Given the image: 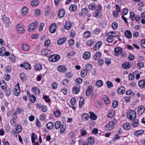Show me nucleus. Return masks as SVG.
Listing matches in <instances>:
<instances>
[{
  "label": "nucleus",
  "instance_id": "13",
  "mask_svg": "<svg viewBox=\"0 0 145 145\" xmlns=\"http://www.w3.org/2000/svg\"><path fill=\"white\" fill-rule=\"evenodd\" d=\"M3 20L4 23L5 24V26L7 27H8L9 25L8 23L10 22L9 18L5 15H4L3 17Z\"/></svg>",
  "mask_w": 145,
  "mask_h": 145
},
{
  "label": "nucleus",
  "instance_id": "27",
  "mask_svg": "<svg viewBox=\"0 0 145 145\" xmlns=\"http://www.w3.org/2000/svg\"><path fill=\"white\" fill-rule=\"evenodd\" d=\"M91 34V32L89 31H87L85 32L83 34V36L85 38H87L89 37Z\"/></svg>",
  "mask_w": 145,
  "mask_h": 145
},
{
  "label": "nucleus",
  "instance_id": "47",
  "mask_svg": "<svg viewBox=\"0 0 145 145\" xmlns=\"http://www.w3.org/2000/svg\"><path fill=\"white\" fill-rule=\"evenodd\" d=\"M61 122L59 121H57L55 124V127L56 129H58L61 126Z\"/></svg>",
  "mask_w": 145,
  "mask_h": 145
},
{
  "label": "nucleus",
  "instance_id": "16",
  "mask_svg": "<svg viewBox=\"0 0 145 145\" xmlns=\"http://www.w3.org/2000/svg\"><path fill=\"white\" fill-rule=\"evenodd\" d=\"M88 12V9L86 8H84L82 9L81 12L79 13V15L80 16H85L86 15Z\"/></svg>",
  "mask_w": 145,
  "mask_h": 145
},
{
  "label": "nucleus",
  "instance_id": "51",
  "mask_svg": "<svg viewBox=\"0 0 145 145\" xmlns=\"http://www.w3.org/2000/svg\"><path fill=\"white\" fill-rule=\"evenodd\" d=\"M16 130L18 133H20L22 131L21 126L20 125H17L16 127Z\"/></svg>",
  "mask_w": 145,
  "mask_h": 145
},
{
  "label": "nucleus",
  "instance_id": "11",
  "mask_svg": "<svg viewBox=\"0 0 145 145\" xmlns=\"http://www.w3.org/2000/svg\"><path fill=\"white\" fill-rule=\"evenodd\" d=\"M57 28V25L55 23L53 24L50 27L49 31L52 33H54Z\"/></svg>",
  "mask_w": 145,
  "mask_h": 145
},
{
  "label": "nucleus",
  "instance_id": "56",
  "mask_svg": "<svg viewBox=\"0 0 145 145\" xmlns=\"http://www.w3.org/2000/svg\"><path fill=\"white\" fill-rule=\"evenodd\" d=\"M138 120L136 119L135 121H133L132 123V125L133 126L136 127L138 125Z\"/></svg>",
  "mask_w": 145,
  "mask_h": 145
},
{
  "label": "nucleus",
  "instance_id": "18",
  "mask_svg": "<svg viewBox=\"0 0 145 145\" xmlns=\"http://www.w3.org/2000/svg\"><path fill=\"white\" fill-rule=\"evenodd\" d=\"M140 87L141 88H145V79L139 81L138 83Z\"/></svg>",
  "mask_w": 145,
  "mask_h": 145
},
{
  "label": "nucleus",
  "instance_id": "35",
  "mask_svg": "<svg viewBox=\"0 0 145 145\" xmlns=\"http://www.w3.org/2000/svg\"><path fill=\"white\" fill-rule=\"evenodd\" d=\"M28 9L26 7H23L22 10V15H25L26 14L27 12L28 11Z\"/></svg>",
  "mask_w": 145,
  "mask_h": 145
},
{
  "label": "nucleus",
  "instance_id": "64",
  "mask_svg": "<svg viewBox=\"0 0 145 145\" xmlns=\"http://www.w3.org/2000/svg\"><path fill=\"white\" fill-rule=\"evenodd\" d=\"M88 142L91 143L94 142V138L93 137H89L88 138Z\"/></svg>",
  "mask_w": 145,
  "mask_h": 145
},
{
  "label": "nucleus",
  "instance_id": "53",
  "mask_svg": "<svg viewBox=\"0 0 145 145\" xmlns=\"http://www.w3.org/2000/svg\"><path fill=\"white\" fill-rule=\"evenodd\" d=\"M60 127V132L61 133H63L66 129V126L62 124Z\"/></svg>",
  "mask_w": 145,
  "mask_h": 145
},
{
  "label": "nucleus",
  "instance_id": "2",
  "mask_svg": "<svg viewBox=\"0 0 145 145\" xmlns=\"http://www.w3.org/2000/svg\"><path fill=\"white\" fill-rule=\"evenodd\" d=\"M127 116V118L131 120H134L136 119L137 115L135 110L130 109L128 110Z\"/></svg>",
  "mask_w": 145,
  "mask_h": 145
},
{
  "label": "nucleus",
  "instance_id": "22",
  "mask_svg": "<svg viewBox=\"0 0 145 145\" xmlns=\"http://www.w3.org/2000/svg\"><path fill=\"white\" fill-rule=\"evenodd\" d=\"M16 29L17 31L20 33H24L25 31L24 28L20 24H18L17 25Z\"/></svg>",
  "mask_w": 145,
  "mask_h": 145
},
{
  "label": "nucleus",
  "instance_id": "17",
  "mask_svg": "<svg viewBox=\"0 0 145 145\" xmlns=\"http://www.w3.org/2000/svg\"><path fill=\"white\" fill-rule=\"evenodd\" d=\"M101 53L100 52H96L93 56V59L97 60L99 59L101 56Z\"/></svg>",
  "mask_w": 145,
  "mask_h": 145
},
{
  "label": "nucleus",
  "instance_id": "8",
  "mask_svg": "<svg viewBox=\"0 0 145 145\" xmlns=\"http://www.w3.org/2000/svg\"><path fill=\"white\" fill-rule=\"evenodd\" d=\"M122 67L123 69H128L131 67V64L129 62H124L122 64Z\"/></svg>",
  "mask_w": 145,
  "mask_h": 145
},
{
  "label": "nucleus",
  "instance_id": "32",
  "mask_svg": "<svg viewBox=\"0 0 145 145\" xmlns=\"http://www.w3.org/2000/svg\"><path fill=\"white\" fill-rule=\"evenodd\" d=\"M114 40V37L112 35H108L106 39V41L108 43H111Z\"/></svg>",
  "mask_w": 145,
  "mask_h": 145
},
{
  "label": "nucleus",
  "instance_id": "25",
  "mask_svg": "<svg viewBox=\"0 0 145 145\" xmlns=\"http://www.w3.org/2000/svg\"><path fill=\"white\" fill-rule=\"evenodd\" d=\"M125 34L126 37L128 39H130L132 37V34L129 30H126L125 31Z\"/></svg>",
  "mask_w": 145,
  "mask_h": 145
},
{
  "label": "nucleus",
  "instance_id": "50",
  "mask_svg": "<svg viewBox=\"0 0 145 145\" xmlns=\"http://www.w3.org/2000/svg\"><path fill=\"white\" fill-rule=\"evenodd\" d=\"M88 72L85 69L82 70L81 71V75L82 77H85L87 74Z\"/></svg>",
  "mask_w": 145,
  "mask_h": 145
},
{
  "label": "nucleus",
  "instance_id": "3",
  "mask_svg": "<svg viewBox=\"0 0 145 145\" xmlns=\"http://www.w3.org/2000/svg\"><path fill=\"white\" fill-rule=\"evenodd\" d=\"M60 57L58 55H53L50 56L49 59L51 62H55L58 61L60 59Z\"/></svg>",
  "mask_w": 145,
  "mask_h": 145
},
{
  "label": "nucleus",
  "instance_id": "14",
  "mask_svg": "<svg viewBox=\"0 0 145 145\" xmlns=\"http://www.w3.org/2000/svg\"><path fill=\"white\" fill-rule=\"evenodd\" d=\"M50 51L49 50L46 49H43L41 51V54L43 56L49 57L50 56Z\"/></svg>",
  "mask_w": 145,
  "mask_h": 145
},
{
  "label": "nucleus",
  "instance_id": "31",
  "mask_svg": "<svg viewBox=\"0 0 145 145\" xmlns=\"http://www.w3.org/2000/svg\"><path fill=\"white\" fill-rule=\"evenodd\" d=\"M39 3V0H34L31 2V5L32 7H35L38 5Z\"/></svg>",
  "mask_w": 145,
  "mask_h": 145
},
{
  "label": "nucleus",
  "instance_id": "62",
  "mask_svg": "<svg viewBox=\"0 0 145 145\" xmlns=\"http://www.w3.org/2000/svg\"><path fill=\"white\" fill-rule=\"evenodd\" d=\"M120 34L119 32L117 31H114L113 34L112 36L114 37H117L120 36Z\"/></svg>",
  "mask_w": 145,
  "mask_h": 145
},
{
  "label": "nucleus",
  "instance_id": "36",
  "mask_svg": "<svg viewBox=\"0 0 145 145\" xmlns=\"http://www.w3.org/2000/svg\"><path fill=\"white\" fill-rule=\"evenodd\" d=\"M115 114L114 111L112 110L110 111L107 114V117L109 118H113Z\"/></svg>",
  "mask_w": 145,
  "mask_h": 145
},
{
  "label": "nucleus",
  "instance_id": "12",
  "mask_svg": "<svg viewBox=\"0 0 145 145\" xmlns=\"http://www.w3.org/2000/svg\"><path fill=\"white\" fill-rule=\"evenodd\" d=\"M93 91V88L92 86H88L86 93V95L88 97L91 94Z\"/></svg>",
  "mask_w": 145,
  "mask_h": 145
},
{
  "label": "nucleus",
  "instance_id": "43",
  "mask_svg": "<svg viewBox=\"0 0 145 145\" xmlns=\"http://www.w3.org/2000/svg\"><path fill=\"white\" fill-rule=\"evenodd\" d=\"M54 113L57 117H59L61 114L60 111L58 109H56L55 111H54Z\"/></svg>",
  "mask_w": 145,
  "mask_h": 145
},
{
  "label": "nucleus",
  "instance_id": "46",
  "mask_svg": "<svg viewBox=\"0 0 145 145\" xmlns=\"http://www.w3.org/2000/svg\"><path fill=\"white\" fill-rule=\"evenodd\" d=\"M123 128L126 129H129L130 128V125L129 123H125L123 125Z\"/></svg>",
  "mask_w": 145,
  "mask_h": 145
},
{
  "label": "nucleus",
  "instance_id": "24",
  "mask_svg": "<svg viewBox=\"0 0 145 145\" xmlns=\"http://www.w3.org/2000/svg\"><path fill=\"white\" fill-rule=\"evenodd\" d=\"M35 69L37 71H39L41 70L42 68V66L40 64L35 63L34 65Z\"/></svg>",
  "mask_w": 145,
  "mask_h": 145
},
{
  "label": "nucleus",
  "instance_id": "7",
  "mask_svg": "<svg viewBox=\"0 0 145 145\" xmlns=\"http://www.w3.org/2000/svg\"><path fill=\"white\" fill-rule=\"evenodd\" d=\"M122 51V49L121 47H117L114 49V55L116 56H117L120 55L121 54Z\"/></svg>",
  "mask_w": 145,
  "mask_h": 145
},
{
  "label": "nucleus",
  "instance_id": "60",
  "mask_svg": "<svg viewBox=\"0 0 145 145\" xmlns=\"http://www.w3.org/2000/svg\"><path fill=\"white\" fill-rule=\"evenodd\" d=\"M112 27L114 29H116L118 28L117 24L115 22H113L112 24Z\"/></svg>",
  "mask_w": 145,
  "mask_h": 145
},
{
  "label": "nucleus",
  "instance_id": "5",
  "mask_svg": "<svg viewBox=\"0 0 145 145\" xmlns=\"http://www.w3.org/2000/svg\"><path fill=\"white\" fill-rule=\"evenodd\" d=\"M115 123L113 121H111L108 123L105 126V129L106 131L112 130L114 127Z\"/></svg>",
  "mask_w": 145,
  "mask_h": 145
},
{
  "label": "nucleus",
  "instance_id": "19",
  "mask_svg": "<svg viewBox=\"0 0 145 145\" xmlns=\"http://www.w3.org/2000/svg\"><path fill=\"white\" fill-rule=\"evenodd\" d=\"M125 88L123 86H121L118 89V92L120 94H123L125 91Z\"/></svg>",
  "mask_w": 145,
  "mask_h": 145
},
{
  "label": "nucleus",
  "instance_id": "1",
  "mask_svg": "<svg viewBox=\"0 0 145 145\" xmlns=\"http://www.w3.org/2000/svg\"><path fill=\"white\" fill-rule=\"evenodd\" d=\"M93 15L98 18H100L102 16V8L101 5H98L97 6Z\"/></svg>",
  "mask_w": 145,
  "mask_h": 145
},
{
  "label": "nucleus",
  "instance_id": "28",
  "mask_svg": "<svg viewBox=\"0 0 145 145\" xmlns=\"http://www.w3.org/2000/svg\"><path fill=\"white\" fill-rule=\"evenodd\" d=\"M77 6L76 4L71 5L70 6L69 9L70 10L72 11H75L77 9Z\"/></svg>",
  "mask_w": 145,
  "mask_h": 145
},
{
  "label": "nucleus",
  "instance_id": "6",
  "mask_svg": "<svg viewBox=\"0 0 145 145\" xmlns=\"http://www.w3.org/2000/svg\"><path fill=\"white\" fill-rule=\"evenodd\" d=\"M20 92V89L19 87V84L18 83L13 91V93L16 96H18Z\"/></svg>",
  "mask_w": 145,
  "mask_h": 145
},
{
  "label": "nucleus",
  "instance_id": "33",
  "mask_svg": "<svg viewBox=\"0 0 145 145\" xmlns=\"http://www.w3.org/2000/svg\"><path fill=\"white\" fill-rule=\"evenodd\" d=\"M22 48L23 50L25 51H26L29 50V46L27 44H22Z\"/></svg>",
  "mask_w": 145,
  "mask_h": 145
},
{
  "label": "nucleus",
  "instance_id": "49",
  "mask_svg": "<svg viewBox=\"0 0 145 145\" xmlns=\"http://www.w3.org/2000/svg\"><path fill=\"white\" fill-rule=\"evenodd\" d=\"M94 43V41L93 39H89L88 40L87 42V45L89 46L92 45Z\"/></svg>",
  "mask_w": 145,
  "mask_h": 145
},
{
  "label": "nucleus",
  "instance_id": "63",
  "mask_svg": "<svg viewBox=\"0 0 145 145\" xmlns=\"http://www.w3.org/2000/svg\"><path fill=\"white\" fill-rule=\"evenodd\" d=\"M50 43V40L49 39L45 41V42L44 45L46 47H48L49 46Z\"/></svg>",
  "mask_w": 145,
  "mask_h": 145
},
{
  "label": "nucleus",
  "instance_id": "29",
  "mask_svg": "<svg viewBox=\"0 0 145 145\" xmlns=\"http://www.w3.org/2000/svg\"><path fill=\"white\" fill-rule=\"evenodd\" d=\"M65 14V11L63 9H61L59 11L58 16L59 18L63 17Z\"/></svg>",
  "mask_w": 145,
  "mask_h": 145
},
{
  "label": "nucleus",
  "instance_id": "48",
  "mask_svg": "<svg viewBox=\"0 0 145 145\" xmlns=\"http://www.w3.org/2000/svg\"><path fill=\"white\" fill-rule=\"evenodd\" d=\"M92 67V65L90 64H87L86 66V69H84L86 70L88 72L90 71Z\"/></svg>",
  "mask_w": 145,
  "mask_h": 145
},
{
  "label": "nucleus",
  "instance_id": "57",
  "mask_svg": "<svg viewBox=\"0 0 145 145\" xmlns=\"http://www.w3.org/2000/svg\"><path fill=\"white\" fill-rule=\"evenodd\" d=\"M75 53L74 52L71 51L67 53V57H72L75 55Z\"/></svg>",
  "mask_w": 145,
  "mask_h": 145
},
{
  "label": "nucleus",
  "instance_id": "4",
  "mask_svg": "<svg viewBox=\"0 0 145 145\" xmlns=\"http://www.w3.org/2000/svg\"><path fill=\"white\" fill-rule=\"evenodd\" d=\"M38 22L35 21L34 22L29 24L28 26V30L29 31H32L36 29Z\"/></svg>",
  "mask_w": 145,
  "mask_h": 145
},
{
  "label": "nucleus",
  "instance_id": "61",
  "mask_svg": "<svg viewBox=\"0 0 145 145\" xmlns=\"http://www.w3.org/2000/svg\"><path fill=\"white\" fill-rule=\"evenodd\" d=\"M84 98L83 97H81L80 98L79 102V105L82 106L84 104Z\"/></svg>",
  "mask_w": 145,
  "mask_h": 145
},
{
  "label": "nucleus",
  "instance_id": "23",
  "mask_svg": "<svg viewBox=\"0 0 145 145\" xmlns=\"http://www.w3.org/2000/svg\"><path fill=\"white\" fill-rule=\"evenodd\" d=\"M32 91L33 93L38 95L40 94V89L37 87H34L32 88Z\"/></svg>",
  "mask_w": 145,
  "mask_h": 145
},
{
  "label": "nucleus",
  "instance_id": "38",
  "mask_svg": "<svg viewBox=\"0 0 145 145\" xmlns=\"http://www.w3.org/2000/svg\"><path fill=\"white\" fill-rule=\"evenodd\" d=\"M103 99L105 104L108 105L110 103L109 99L107 96L105 95H104L103 97Z\"/></svg>",
  "mask_w": 145,
  "mask_h": 145
},
{
  "label": "nucleus",
  "instance_id": "52",
  "mask_svg": "<svg viewBox=\"0 0 145 145\" xmlns=\"http://www.w3.org/2000/svg\"><path fill=\"white\" fill-rule=\"evenodd\" d=\"M5 53V48L3 47H2L0 48V55L1 56H4Z\"/></svg>",
  "mask_w": 145,
  "mask_h": 145
},
{
  "label": "nucleus",
  "instance_id": "40",
  "mask_svg": "<svg viewBox=\"0 0 145 145\" xmlns=\"http://www.w3.org/2000/svg\"><path fill=\"white\" fill-rule=\"evenodd\" d=\"M144 133V131L142 130H141L135 132L134 134L136 136L138 137L139 135H141Z\"/></svg>",
  "mask_w": 145,
  "mask_h": 145
},
{
  "label": "nucleus",
  "instance_id": "15",
  "mask_svg": "<svg viewBox=\"0 0 145 145\" xmlns=\"http://www.w3.org/2000/svg\"><path fill=\"white\" fill-rule=\"evenodd\" d=\"M91 56V53L88 51H86L85 52L83 55V58L86 60H88L89 59Z\"/></svg>",
  "mask_w": 145,
  "mask_h": 145
},
{
  "label": "nucleus",
  "instance_id": "21",
  "mask_svg": "<svg viewBox=\"0 0 145 145\" xmlns=\"http://www.w3.org/2000/svg\"><path fill=\"white\" fill-rule=\"evenodd\" d=\"M57 70L61 72H65L67 70V69L64 66H59L57 67Z\"/></svg>",
  "mask_w": 145,
  "mask_h": 145
},
{
  "label": "nucleus",
  "instance_id": "39",
  "mask_svg": "<svg viewBox=\"0 0 145 145\" xmlns=\"http://www.w3.org/2000/svg\"><path fill=\"white\" fill-rule=\"evenodd\" d=\"M88 118L89 115L85 113L83 114L82 116V119L84 121H86Z\"/></svg>",
  "mask_w": 145,
  "mask_h": 145
},
{
  "label": "nucleus",
  "instance_id": "44",
  "mask_svg": "<svg viewBox=\"0 0 145 145\" xmlns=\"http://www.w3.org/2000/svg\"><path fill=\"white\" fill-rule=\"evenodd\" d=\"M130 16L132 21L133 22L135 20L136 17L135 13L133 12H130Z\"/></svg>",
  "mask_w": 145,
  "mask_h": 145
},
{
  "label": "nucleus",
  "instance_id": "34",
  "mask_svg": "<svg viewBox=\"0 0 145 145\" xmlns=\"http://www.w3.org/2000/svg\"><path fill=\"white\" fill-rule=\"evenodd\" d=\"M103 85V82L101 80H97L96 82L95 85L96 86L98 87H100L102 86Z\"/></svg>",
  "mask_w": 145,
  "mask_h": 145
},
{
  "label": "nucleus",
  "instance_id": "20",
  "mask_svg": "<svg viewBox=\"0 0 145 145\" xmlns=\"http://www.w3.org/2000/svg\"><path fill=\"white\" fill-rule=\"evenodd\" d=\"M67 39L66 37H64L59 39L57 41V44L58 45H60L63 44Z\"/></svg>",
  "mask_w": 145,
  "mask_h": 145
},
{
  "label": "nucleus",
  "instance_id": "42",
  "mask_svg": "<svg viewBox=\"0 0 145 145\" xmlns=\"http://www.w3.org/2000/svg\"><path fill=\"white\" fill-rule=\"evenodd\" d=\"M20 77L22 81L25 80L26 79V76L24 73L20 74Z\"/></svg>",
  "mask_w": 145,
  "mask_h": 145
},
{
  "label": "nucleus",
  "instance_id": "45",
  "mask_svg": "<svg viewBox=\"0 0 145 145\" xmlns=\"http://www.w3.org/2000/svg\"><path fill=\"white\" fill-rule=\"evenodd\" d=\"M90 118L92 120H96L97 118V116L93 112H90Z\"/></svg>",
  "mask_w": 145,
  "mask_h": 145
},
{
  "label": "nucleus",
  "instance_id": "9",
  "mask_svg": "<svg viewBox=\"0 0 145 145\" xmlns=\"http://www.w3.org/2000/svg\"><path fill=\"white\" fill-rule=\"evenodd\" d=\"M145 110V107L143 106H139L138 108L137 112L139 115H141L143 114Z\"/></svg>",
  "mask_w": 145,
  "mask_h": 145
},
{
  "label": "nucleus",
  "instance_id": "41",
  "mask_svg": "<svg viewBox=\"0 0 145 145\" xmlns=\"http://www.w3.org/2000/svg\"><path fill=\"white\" fill-rule=\"evenodd\" d=\"M97 6H96V4L95 3H92L89 5V8L91 10H94L96 8Z\"/></svg>",
  "mask_w": 145,
  "mask_h": 145
},
{
  "label": "nucleus",
  "instance_id": "59",
  "mask_svg": "<svg viewBox=\"0 0 145 145\" xmlns=\"http://www.w3.org/2000/svg\"><path fill=\"white\" fill-rule=\"evenodd\" d=\"M23 111V109H22L19 108H16V112L15 113L18 114H21L22 112Z\"/></svg>",
  "mask_w": 145,
  "mask_h": 145
},
{
  "label": "nucleus",
  "instance_id": "26",
  "mask_svg": "<svg viewBox=\"0 0 145 145\" xmlns=\"http://www.w3.org/2000/svg\"><path fill=\"white\" fill-rule=\"evenodd\" d=\"M71 27V25L70 22L67 21L65 23L64 27L65 29L67 30L70 29Z\"/></svg>",
  "mask_w": 145,
  "mask_h": 145
},
{
  "label": "nucleus",
  "instance_id": "30",
  "mask_svg": "<svg viewBox=\"0 0 145 145\" xmlns=\"http://www.w3.org/2000/svg\"><path fill=\"white\" fill-rule=\"evenodd\" d=\"M102 42L101 41H99L95 45V46L94 47V49L95 50H97V49H98L101 47Z\"/></svg>",
  "mask_w": 145,
  "mask_h": 145
},
{
  "label": "nucleus",
  "instance_id": "55",
  "mask_svg": "<svg viewBox=\"0 0 145 145\" xmlns=\"http://www.w3.org/2000/svg\"><path fill=\"white\" fill-rule=\"evenodd\" d=\"M24 67L25 69L28 70H30L31 68V67L30 64L27 63H24Z\"/></svg>",
  "mask_w": 145,
  "mask_h": 145
},
{
  "label": "nucleus",
  "instance_id": "54",
  "mask_svg": "<svg viewBox=\"0 0 145 145\" xmlns=\"http://www.w3.org/2000/svg\"><path fill=\"white\" fill-rule=\"evenodd\" d=\"M37 135L34 133H32L31 136V141L33 143L35 142V140L37 138Z\"/></svg>",
  "mask_w": 145,
  "mask_h": 145
},
{
  "label": "nucleus",
  "instance_id": "10",
  "mask_svg": "<svg viewBox=\"0 0 145 145\" xmlns=\"http://www.w3.org/2000/svg\"><path fill=\"white\" fill-rule=\"evenodd\" d=\"M80 86L79 85H75L73 88L72 89V92L73 94H77L80 91Z\"/></svg>",
  "mask_w": 145,
  "mask_h": 145
},
{
  "label": "nucleus",
  "instance_id": "58",
  "mask_svg": "<svg viewBox=\"0 0 145 145\" xmlns=\"http://www.w3.org/2000/svg\"><path fill=\"white\" fill-rule=\"evenodd\" d=\"M36 100V98L35 96L33 95H31L30 97V101L32 103L35 102Z\"/></svg>",
  "mask_w": 145,
  "mask_h": 145
},
{
  "label": "nucleus",
  "instance_id": "37",
  "mask_svg": "<svg viewBox=\"0 0 145 145\" xmlns=\"http://www.w3.org/2000/svg\"><path fill=\"white\" fill-rule=\"evenodd\" d=\"M54 126L53 123L51 122H49L46 124V127L48 129H52Z\"/></svg>",
  "mask_w": 145,
  "mask_h": 145
}]
</instances>
